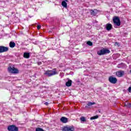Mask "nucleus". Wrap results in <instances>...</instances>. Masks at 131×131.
<instances>
[{
    "instance_id": "9d476101",
    "label": "nucleus",
    "mask_w": 131,
    "mask_h": 131,
    "mask_svg": "<svg viewBox=\"0 0 131 131\" xmlns=\"http://www.w3.org/2000/svg\"><path fill=\"white\" fill-rule=\"evenodd\" d=\"M60 121L62 122V123H67V122H68V118L65 117H62L60 118Z\"/></svg>"
},
{
    "instance_id": "4be33fe9",
    "label": "nucleus",
    "mask_w": 131,
    "mask_h": 131,
    "mask_svg": "<svg viewBox=\"0 0 131 131\" xmlns=\"http://www.w3.org/2000/svg\"><path fill=\"white\" fill-rule=\"evenodd\" d=\"M37 29H38V30H39V29H40V28H41V25H38V26H37Z\"/></svg>"
},
{
    "instance_id": "f257e3e1",
    "label": "nucleus",
    "mask_w": 131,
    "mask_h": 131,
    "mask_svg": "<svg viewBox=\"0 0 131 131\" xmlns=\"http://www.w3.org/2000/svg\"><path fill=\"white\" fill-rule=\"evenodd\" d=\"M57 71H56V69H54L52 70L46 71L45 73V75L47 76L51 77L53 76V75H56L57 74Z\"/></svg>"
},
{
    "instance_id": "ddd939ff",
    "label": "nucleus",
    "mask_w": 131,
    "mask_h": 131,
    "mask_svg": "<svg viewBox=\"0 0 131 131\" xmlns=\"http://www.w3.org/2000/svg\"><path fill=\"white\" fill-rule=\"evenodd\" d=\"M112 29V25L111 24H106V30L108 31L111 30Z\"/></svg>"
},
{
    "instance_id": "bb28decb",
    "label": "nucleus",
    "mask_w": 131,
    "mask_h": 131,
    "mask_svg": "<svg viewBox=\"0 0 131 131\" xmlns=\"http://www.w3.org/2000/svg\"><path fill=\"white\" fill-rule=\"evenodd\" d=\"M45 105H48V102H46Z\"/></svg>"
},
{
    "instance_id": "1a4fd4ad",
    "label": "nucleus",
    "mask_w": 131,
    "mask_h": 131,
    "mask_svg": "<svg viewBox=\"0 0 131 131\" xmlns=\"http://www.w3.org/2000/svg\"><path fill=\"white\" fill-rule=\"evenodd\" d=\"M116 75L118 77H122L124 75V71H118L116 73Z\"/></svg>"
},
{
    "instance_id": "393cba45",
    "label": "nucleus",
    "mask_w": 131,
    "mask_h": 131,
    "mask_svg": "<svg viewBox=\"0 0 131 131\" xmlns=\"http://www.w3.org/2000/svg\"><path fill=\"white\" fill-rule=\"evenodd\" d=\"M41 62H38V65H41Z\"/></svg>"
},
{
    "instance_id": "5701e85b",
    "label": "nucleus",
    "mask_w": 131,
    "mask_h": 131,
    "mask_svg": "<svg viewBox=\"0 0 131 131\" xmlns=\"http://www.w3.org/2000/svg\"><path fill=\"white\" fill-rule=\"evenodd\" d=\"M128 91L129 93H131V86L128 88Z\"/></svg>"
},
{
    "instance_id": "dca6fc26",
    "label": "nucleus",
    "mask_w": 131,
    "mask_h": 131,
    "mask_svg": "<svg viewBox=\"0 0 131 131\" xmlns=\"http://www.w3.org/2000/svg\"><path fill=\"white\" fill-rule=\"evenodd\" d=\"M61 6H62L63 8H67V3H66L65 1H62L61 2Z\"/></svg>"
},
{
    "instance_id": "6e6552de",
    "label": "nucleus",
    "mask_w": 131,
    "mask_h": 131,
    "mask_svg": "<svg viewBox=\"0 0 131 131\" xmlns=\"http://www.w3.org/2000/svg\"><path fill=\"white\" fill-rule=\"evenodd\" d=\"M9 51V48L5 46H0V53H6Z\"/></svg>"
},
{
    "instance_id": "412c9836",
    "label": "nucleus",
    "mask_w": 131,
    "mask_h": 131,
    "mask_svg": "<svg viewBox=\"0 0 131 131\" xmlns=\"http://www.w3.org/2000/svg\"><path fill=\"white\" fill-rule=\"evenodd\" d=\"M125 106H126L127 108H131V103H127L125 104Z\"/></svg>"
},
{
    "instance_id": "cd10ccee",
    "label": "nucleus",
    "mask_w": 131,
    "mask_h": 131,
    "mask_svg": "<svg viewBox=\"0 0 131 131\" xmlns=\"http://www.w3.org/2000/svg\"><path fill=\"white\" fill-rule=\"evenodd\" d=\"M66 2H68V0H65Z\"/></svg>"
},
{
    "instance_id": "423d86ee",
    "label": "nucleus",
    "mask_w": 131,
    "mask_h": 131,
    "mask_svg": "<svg viewBox=\"0 0 131 131\" xmlns=\"http://www.w3.org/2000/svg\"><path fill=\"white\" fill-rule=\"evenodd\" d=\"M62 131H74V127L72 126H64L62 128Z\"/></svg>"
},
{
    "instance_id": "f03ea898",
    "label": "nucleus",
    "mask_w": 131,
    "mask_h": 131,
    "mask_svg": "<svg viewBox=\"0 0 131 131\" xmlns=\"http://www.w3.org/2000/svg\"><path fill=\"white\" fill-rule=\"evenodd\" d=\"M113 22L115 26H120V19L117 16H115L113 18Z\"/></svg>"
},
{
    "instance_id": "9b49d317",
    "label": "nucleus",
    "mask_w": 131,
    "mask_h": 131,
    "mask_svg": "<svg viewBox=\"0 0 131 131\" xmlns=\"http://www.w3.org/2000/svg\"><path fill=\"white\" fill-rule=\"evenodd\" d=\"M30 57V53L28 52H25L24 53V58H25L26 59H29Z\"/></svg>"
},
{
    "instance_id": "0eeeda50",
    "label": "nucleus",
    "mask_w": 131,
    "mask_h": 131,
    "mask_svg": "<svg viewBox=\"0 0 131 131\" xmlns=\"http://www.w3.org/2000/svg\"><path fill=\"white\" fill-rule=\"evenodd\" d=\"M108 81L111 83H113V84H115V83L117 82V78L113 76H110L108 78Z\"/></svg>"
},
{
    "instance_id": "b1692460",
    "label": "nucleus",
    "mask_w": 131,
    "mask_h": 131,
    "mask_svg": "<svg viewBox=\"0 0 131 131\" xmlns=\"http://www.w3.org/2000/svg\"><path fill=\"white\" fill-rule=\"evenodd\" d=\"M118 45H119V43L118 42H116L115 43V46H118V47H119V46H118Z\"/></svg>"
},
{
    "instance_id": "20e7f679",
    "label": "nucleus",
    "mask_w": 131,
    "mask_h": 131,
    "mask_svg": "<svg viewBox=\"0 0 131 131\" xmlns=\"http://www.w3.org/2000/svg\"><path fill=\"white\" fill-rule=\"evenodd\" d=\"M98 55L102 56L105 55V54H110V50L108 49H102L97 52Z\"/></svg>"
},
{
    "instance_id": "4468645a",
    "label": "nucleus",
    "mask_w": 131,
    "mask_h": 131,
    "mask_svg": "<svg viewBox=\"0 0 131 131\" xmlns=\"http://www.w3.org/2000/svg\"><path fill=\"white\" fill-rule=\"evenodd\" d=\"M9 47L11 48H15V47H16V43L15 42L10 41L9 43Z\"/></svg>"
},
{
    "instance_id": "6ab92c4d",
    "label": "nucleus",
    "mask_w": 131,
    "mask_h": 131,
    "mask_svg": "<svg viewBox=\"0 0 131 131\" xmlns=\"http://www.w3.org/2000/svg\"><path fill=\"white\" fill-rule=\"evenodd\" d=\"M80 120L81 121H82V122H85L86 121V119H85V117H82L80 118Z\"/></svg>"
},
{
    "instance_id": "f3484780",
    "label": "nucleus",
    "mask_w": 131,
    "mask_h": 131,
    "mask_svg": "<svg viewBox=\"0 0 131 131\" xmlns=\"http://www.w3.org/2000/svg\"><path fill=\"white\" fill-rule=\"evenodd\" d=\"M90 13H91V15H92V16H96V15H97L96 12L93 10H90Z\"/></svg>"
},
{
    "instance_id": "c85d7f7f",
    "label": "nucleus",
    "mask_w": 131,
    "mask_h": 131,
    "mask_svg": "<svg viewBox=\"0 0 131 131\" xmlns=\"http://www.w3.org/2000/svg\"><path fill=\"white\" fill-rule=\"evenodd\" d=\"M130 73H131V70H130Z\"/></svg>"
},
{
    "instance_id": "f8f14e48",
    "label": "nucleus",
    "mask_w": 131,
    "mask_h": 131,
    "mask_svg": "<svg viewBox=\"0 0 131 131\" xmlns=\"http://www.w3.org/2000/svg\"><path fill=\"white\" fill-rule=\"evenodd\" d=\"M95 104H96V103L95 102H91L88 101L86 104V105L85 106V108H89V107H90V106L95 105Z\"/></svg>"
},
{
    "instance_id": "a211bd4d",
    "label": "nucleus",
    "mask_w": 131,
    "mask_h": 131,
    "mask_svg": "<svg viewBox=\"0 0 131 131\" xmlns=\"http://www.w3.org/2000/svg\"><path fill=\"white\" fill-rule=\"evenodd\" d=\"M99 118V116L96 115L90 118L91 120H94V119H97Z\"/></svg>"
},
{
    "instance_id": "aec40b11",
    "label": "nucleus",
    "mask_w": 131,
    "mask_h": 131,
    "mask_svg": "<svg viewBox=\"0 0 131 131\" xmlns=\"http://www.w3.org/2000/svg\"><path fill=\"white\" fill-rule=\"evenodd\" d=\"M87 45H88V46H93V42H92L91 41H89L87 42Z\"/></svg>"
},
{
    "instance_id": "39448f33",
    "label": "nucleus",
    "mask_w": 131,
    "mask_h": 131,
    "mask_svg": "<svg viewBox=\"0 0 131 131\" xmlns=\"http://www.w3.org/2000/svg\"><path fill=\"white\" fill-rule=\"evenodd\" d=\"M7 129L9 131H19V128L15 125H11L8 126Z\"/></svg>"
},
{
    "instance_id": "7ed1b4c3",
    "label": "nucleus",
    "mask_w": 131,
    "mask_h": 131,
    "mask_svg": "<svg viewBox=\"0 0 131 131\" xmlns=\"http://www.w3.org/2000/svg\"><path fill=\"white\" fill-rule=\"evenodd\" d=\"M8 70L9 73H11L12 74L19 73V71L18 70V69L15 68L14 67L12 68L11 67H9L8 68Z\"/></svg>"
},
{
    "instance_id": "a878e982",
    "label": "nucleus",
    "mask_w": 131,
    "mask_h": 131,
    "mask_svg": "<svg viewBox=\"0 0 131 131\" xmlns=\"http://www.w3.org/2000/svg\"><path fill=\"white\" fill-rule=\"evenodd\" d=\"M59 75H60V76H61V75H64V74H63V73H60Z\"/></svg>"
},
{
    "instance_id": "2eb2a0df",
    "label": "nucleus",
    "mask_w": 131,
    "mask_h": 131,
    "mask_svg": "<svg viewBox=\"0 0 131 131\" xmlns=\"http://www.w3.org/2000/svg\"><path fill=\"white\" fill-rule=\"evenodd\" d=\"M72 84V80H69L66 83V85L67 86H71V85Z\"/></svg>"
}]
</instances>
